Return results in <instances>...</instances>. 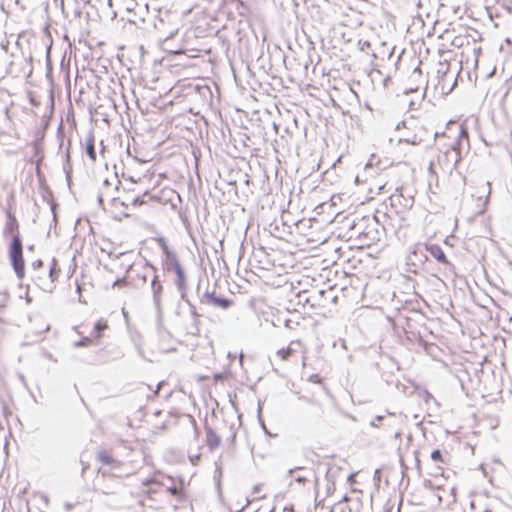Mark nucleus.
Instances as JSON below:
<instances>
[{
    "instance_id": "nucleus-18",
    "label": "nucleus",
    "mask_w": 512,
    "mask_h": 512,
    "mask_svg": "<svg viewBox=\"0 0 512 512\" xmlns=\"http://www.w3.org/2000/svg\"><path fill=\"white\" fill-rule=\"evenodd\" d=\"M404 199L403 195L400 193V194H395L391 197V202H392V205L393 206H396L397 204H401V200Z\"/></svg>"
},
{
    "instance_id": "nucleus-9",
    "label": "nucleus",
    "mask_w": 512,
    "mask_h": 512,
    "mask_svg": "<svg viewBox=\"0 0 512 512\" xmlns=\"http://www.w3.org/2000/svg\"><path fill=\"white\" fill-rule=\"evenodd\" d=\"M107 329H109L108 321L106 319H99L94 325L91 336L85 338V340L81 342V345L97 343L103 336V332Z\"/></svg>"
},
{
    "instance_id": "nucleus-19",
    "label": "nucleus",
    "mask_w": 512,
    "mask_h": 512,
    "mask_svg": "<svg viewBox=\"0 0 512 512\" xmlns=\"http://www.w3.org/2000/svg\"><path fill=\"white\" fill-rule=\"evenodd\" d=\"M310 381H312L314 383H321L322 379H321L320 375L314 374V375L310 376Z\"/></svg>"
},
{
    "instance_id": "nucleus-17",
    "label": "nucleus",
    "mask_w": 512,
    "mask_h": 512,
    "mask_svg": "<svg viewBox=\"0 0 512 512\" xmlns=\"http://www.w3.org/2000/svg\"><path fill=\"white\" fill-rule=\"evenodd\" d=\"M454 85H455V83H446V84H440L438 87L440 88V91L442 94H447L452 90Z\"/></svg>"
},
{
    "instance_id": "nucleus-6",
    "label": "nucleus",
    "mask_w": 512,
    "mask_h": 512,
    "mask_svg": "<svg viewBox=\"0 0 512 512\" xmlns=\"http://www.w3.org/2000/svg\"><path fill=\"white\" fill-rule=\"evenodd\" d=\"M8 254L17 277L23 279L25 276V260L23 257L22 241H11Z\"/></svg>"
},
{
    "instance_id": "nucleus-4",
    "label": "nucleus",
    "mask_w": 512,
    "mask_h": 512,
    "mask_svg": "<svg viewBox=\"0 0 512 512\" xmlns=\"http://www.w3.org/2000/svg\"><path fill=\"white\" fill-rule=\"evenodd\" d=\"M60 269L55 261L44 264L42 261H35L32 265L31 281L41 290L51 292L54 283L58 279Z\"/></svg>"
},
{
    "instance_id": "nucleus-27",
    "label": "nucleus",
    "mask_w": 512,
    "mask_h": 512,
    "mask_svg": "<svg viewBox=\"0 0 512 512\" xmlns=\"http://www.w3.org/2000/svg\"><path fill=\"white\" fill-rule=\"evenodd\" d=\"M471 508H472V509H474V508H475V504H474V503H472V504H471Z\"/></svg>"
},
{
    "instance_id": "nucleus-15",
    "label": "nucleus",
    "mask_w": 512,
    "mask_h": 512,
    "mask_svg": "<svg viewBox=\"0 0 512 512\" xmlns=\"http://www.w3.org/2000/svg\"><path fill=\"white\" fill-rule=\"evenodd\" d=\"M86 152L92 160L96 159V152H95V145H94L93 138H89L87 140Z\"/></svg>"
},
{
    "instance_id": "nucleus-3",
    "label": "nucleus",
    "mask_w": 512,
    "mask_h": 512,
    "mask_svg": "<svg viewBox=\"0 0 512 512\" xmlns=\"http://www.w3.org/2000/svg\"><path fill=\"white\" fill-rule=\"evenodd\" d=\"M153 201H156V198L147 191L142 180L138 182L130 181L123 185L119 196L113 200V207L123 206L125 209L121 214L128 217L131 208L135 209Z\"/></svg>"
},
{
    "instance_id": "nucleus-1",
    "label": "nucleus",
    "mask_w": 512,
    "mask_h": 512,
    "mask_svg": "<svg viewBox=\"0 0 512 512\" xmlns=\"http://www.w3.org/2000/svg\"><path fill=\"white\" fill-rule=\"evenodd\" d=\"M436 138L439 152L436 159L431 162V169L435 173L451 174L462 159L463 142L469 144L467 128L450 121L442 133L436 134Z\"/></svg>"
},
{
    "instance_id": "nucleus-26",
    "label": "nucleus",
    "mask_w": 512,
    "mask_h": 512,
    "mask_svg": "<svg viewBox=\"0 0 512 512\" xmlns=\"http://www.w3.org/2000/svg\"><path fill=\"white\" fill-rule=\"evenodd\" d=\"M411 143H418L416 139L412 140Z\"/></svg>"
},
{
    "instance_id": "nucleus-2",
    "label": "nucleus",
    "mask_w": 512,
    "mask_h": 512,
    "mask_svg": "<svg viewBox=\"0 0 512 512\" xmlns=\"http://www.w3.org/2000/svg\"><path fill=\"white\" fill-rule=\"evenodd\" d=\"M171 477L155 473L151 478L142 482L139 497L143 506L158 509L170 497L179 494V490Z\"/></svg>"
},
{
    "instance_id": "nucleus-16",
    "label": "nucleus",
    "mask_w": 512,
    "mask_h": 512,
    "mask_svg": "<svg viewBox=\"0 0 512 512\" xmlns=\"http://www.w3.org/2000/svg\"><path fill=\"white\" fill-rule=\"evenodd\" d=\"M431 458L433 461L435 462H440V463H443L444 462V459H443V456H442V453L440 452V450H434L432 453H431Z\"/></svg>"
},
{
    "instance_id": "nucleus-25",
    "label": "nucleus",
    "mask_w": 512,
    "mask_h": 512,
    "mask_svg": "<svg viewBox=\"0 0 512 512\" xmlns=\"http://www.w3.org/2000/svg\"><path fill=\"white\" fill-rule=\"evenodd\" d=\"M453 44H457V38L453 40Z\"/></svg>"
},
{
    "instance_id": "nucleus-10",
    "label": "nucleus",
    "mask_w": 512,
    "mask_h": 512,
    "mask_svg": "<svg viewBox=\"0 0 512 512\" xmlns=\"http://www.w3.org/2000/svg\"><path fill=\"white\" fill-rule=\"evenodd\" d=\"M96 458L101 464L113 468H119L122 465L121 461L114 456L113 452L107 449L100 450Z\"/></svg>"
},
{
    "instance_id": "nucleus-13",
    "label": "nucleus",
    "mask_w": 512,
    "mask_h": 512,
    "mask_svg": "<svg viewBox=\"0 0 512 512\" xmlns=\"http://www.w3.org/2000/svg\"><path fill=\"white\" fill-rule=\"evenodd\" d=\"M152 290H153L155 302L157 303V305H160L161 296H162V292H163V286L157 280L156 277L152 281Z\"/></svg>"
},
{
    "instance_id": "nucleus-7",
    "label": "nucleus",
    "mask_w": 512,
    "mask_h": 512,
    "mask_svg": "<svg viewBox=\"0 0 512 512\" xmlns=\"http://www.w3.org/2000/svg\"><path fill=\"white\" fill-rule=\"evenodd\" d=\"M6 218V223L3 229L4 236L11 238L12 241L21 240L19 222L12 210L8 209L6 211Z\"/></svg>"
},
{
    "instance_id": "nucleus-21",
    "label": "nucleus",
    "mask_w": 512,
    "mask_h": 512,
    "mask_svg": "<svg viewBox=\"0 0 512 512\" xmlns=\"http://www.w3.org/2000/svg\"><path fill=\"white\" fill-rule=\"evenodd\" d=\"M100 491H101V493L106 494V495H112L115 493V491L112 489H101Z\"/></svg>"
},
{
    "instance_id": "nucleus-8",
    "label": "nucleus",
    "mask_w": 512,
    "mask_h": 512,
    "mask_svg": "<svg viewBox=\"0 0 512 512\" xmlns=\"http://www.w3.org/2000/svg\"><path fill=\"white\" fill-rule=\"evenodd\" d=\"M299 352H304L303 343L300 340H293L286 347L279 349L276 352V356L281 361H288L295 357Z\"/></svg>"
},
{
    "instance_id": "nucleus-24",
    "label": "nucleus",
    "mask_w": 512,
    "mask_h": 512,
    "mask_svg": "<svg viewBox=\"0 0 512 512\" xmlns=\"http://www.w3.org/2000/svg\"><path fill=\"white\" fill-rule=\"evenodd\" d=\"M176 271L180 276L182 275V269L178 264L176 265Z\"/></svg>"
},
{
    "instance_id": "nucleus-5",
    "label": "nucleus",
    "mask_w": 512,
    "mask_h": 512,
    "mask_svg": "<svg viewBox=\"0 0 512 512\" xmlns=\"http://www.w3.org/2000/svg\"><path fill=\"white\" fill-rule=\"evenodd\" d=\"M468 194L474 208L478 212H484L491 194V183L483 178H477L468 185Z\"/></svg>"
},
{
    "instance_id": "nucleus-22",
    "label": "nucleus",
    "mask_w": 512,
    "mask_h": 512,
    "mask_svg": "<svg viewBox=\"0 0 512 512\" xmlns=\"http://www.w3.org/2000/svg\"><path fill=\"white\" fill-rule=\"evenodd\" d=\"M114 286L116 285H120V286H124L125 285V281L124 280H116L114 283H113Z\"/></svg>"
},
{
    "instance_id": "nucleus-11",
    "label": "nucleus",
    "mask_w": 512,
    "mask_h": 512,
    "mask_svg": "<svg viewBox=\"0 0 512 512\" xmlns=\"http://www.w3.org/2000/svg\"><path fill=\"white\" fill-rule=\"evenodd\" d=\"M426 250L439 263L444 264V265H451L450 261L448 260V258L445 255L443 249L438 244L427 245Z\"/></svg>"
},
{
    "instance_id": "nucleus-20",
    "label": "nucleus",
    "mask_w": 512,
    "mask_h": 512,
    "mask_svg": "<svg viewBox=\"0 0 512 512\" xmlns=\"http://www.w3.org/2000/svg\"><path fill=\"white\" fill-rule=\"evenodd\" d=\"M356 476H357L356 473H352L349 475V477H348L349 484L354 485L356 483Z\"/></svg>"
},
{
    "instance_id": "nucleus-14",
    "label": "nucleus",
    "mask_w": 512,
    "mask_h": 512,
    "mask_svg": "<svg viewBox=\"0 0 512 512\" xmlns=\"http://www.w3.org/2000/svg\"><path fill=\"white\" fill-rule=\"evenodd\" d=\"M209 302L215 306L221 307V308H228L231 304V302L228 299L225 298H218L211 296L209 297Z\"/></svg>"
},
{
    "instance_id": "nucleus-12",
    "label": "nucleus",
    "mask_w": 512,
    "mask_h": 512,
    "mask_svg": "<svg viewBox=\"0 0 512 512\" xmlns=\"http://www.w3.org/2000/svg\"><path fill=\"white\" fill-rule=\"evenodd\" d=\"M206 431V443L211 450L216 449L220 443V436L210 427L205 428Z\"/></svg>"
},
{
    "instance_id": "nucleus-23",
    "label": "nucleus",
    "mask_w": 512,
    "mask_h": 512,
    "mask_svg": "<svg viewBox=\"0 0 512 512\" xmlns=\"http://www.w3.org/2000/svg\"><path fill=\"white\" fill-rule=\"evenodd\" d=\"M295 481L298 483H304L306 481V479L303 477H297V478H295Z\"/></svg>"
}]
</instances>
